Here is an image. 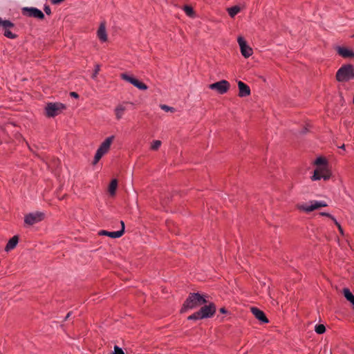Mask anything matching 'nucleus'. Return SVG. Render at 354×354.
<instances>
[{
  "instance_id": "nucleus-12",
  "label": "nucleus",
  "mask_w": 354,
  "mask_h": 354,
  "mask_svg": "<svg viewBox=\"0 0 354 354\" xmlns=\"http://www.w3.org/2000/svg\"><path fill=\"white\" fill-rule=\"evenodd\" d=\"M0 25H1L4 29V36L10 39H15L17 35L12 33L8 28H13L15 24L10 20H3L0 18Z\"/></svg>"
},
{
  "instance_id": "nucleus-37",
  "label": "nucleus",
  "mask_w": 354,
  "mask_h": 354,
  "mask_svg": "<svg viewBox=\"0 0 354 354\" xmlns=\"http://www.w3.org/2000/svg\"><path fill=\"white\" fill-rule=\"evenodd\" d=\"M331 220L334 222V223L335 224V225H336L337 227H339V225H341L339 224V223L336 220V218H335L334 216H333V219H331Z\"/></svg>"
},
{
  "instance_id": "nucleus-32",
  "label": "nucleus",
  "mask_w": 354,
  "mask_h": 354,
  "mask_svg": "<svg viewBox=\"0 0 354 354\" xmlns=\"http://www.w3.org/2000/svg\"><path fill=\"white\" fill-rule=\"evenodd\" d=\"M44 10L45 12V13L47 15H50L51 14V9L50 8L49 6L48 5H46L44 8Z\"/></svg>"
},
{
  "instance_id": "nucleus-41",
  "label": "nucleus",
  "mask_w": 354,
  "mask_h": 354,
  "mask_svg": "<svg viewBox=\"0 0 354 354\" xmlns=\"http://www.w3.org/2000/svg\"><path fill=\"white\" fill-rule=\"evenodd\" d=\"M306 129H305L302 131V133H306Z\"/></svg>"
},
{
  "instance_id": "nucleus-26",
  "label": "nucleus",
  "mask_w": 354,
  "mask_h": 354,
  "mask_svg": "<svg viewBox=\"0 0 354 354\" xmlns=\"http://www.w3.org/2000/svg\"><path fill=\"white\" fill-rule=\"evenodd\" d=\"M315 331L319 335L324 334L326 332V326L324 324H317L315 327Z\"/></svg>"
},
{
  "instance_id": "nucleus-9",
  "label": "nucleus",
  "mask_w": 354,
  "mask_h": 354,
  "mask_svg": "<svg viewBox=\"0 0 354 354\" xmlns=\"http://www.w3.org/2000/svg\"><path fill=\"white\" fill-rule=\"evenodd\" d=\"M120 77L123 80H125V81L131 83V84H133L134 86H136V88H138L140 90L145 91L148 88V86H147L146 84H145L142 82H140V80H138V79L135 78L133 76L129 75L127 73H122L120 75Z\"/></svg>"
},
{
  "instance_id": "nucleus-13",
  "label": "nucleus",
  "mask_w": 354,
  "mask_h": 354,
  "mask_svg": "<svg viewBox=\"0 0 354 354\" xmlns=\"http://www.w3.org/2000/svg\"><path fill=\"white\" fill-rule=\"evenodd\" d=\"M251 312L254 315V317L261 323L267 324L269 322V320L266 316L264 312L260 310L259 308L257 307H252Z\"/></svg>"
},
{
  "instance_id": "nucleus-27",
  "label": "nucleus",
  "mask_w": 354,
  "mask_h": 354,
  "mask_svg": "<svg viewBox=\"0 0 354 354\" xmlns=\"http://www.w3.org/2000/svg\"><path fill=\"white\" fill-rule=\"evenodd\" d=\"M104 155V153L97 149L94 156L93 164L96 165Z\"/></svg>"
},
{
  "instance_id": "nucleus-20",
  "label": "nucleus",
  "mask_w": 354,
  "mask_h": 354,
  "mask_svg": "<svg viewBox=\"0 0 354 354\" xmlns=\"http://www.w3.org/2000/svg\"><path fill=\"white\" fill-rule=\"evenodd\" d=\"M118 187V180L114 178L113 179L109 186V192L111 196H115L116 189Z\"/></svg>"
},
{
  "instance_id": "nucleus-3",
  "label": "nucleus",
  "mask_w": 354,
  "mask_h": 354,
  "mask_svg": "<svg viewBox=\"0 0 354 354\" xmlns=\"http://www.w3.org/2000/svg\"><path fill=\"white\" fill-rule=\"evenodd\" d=\"M335 79L339 82H348L354 80V66L351 64H343L336 72Z\"/></svg>"
},
{
  "instance_id": "nucleus-14",
  "label": "nucleus",
  "mask_w": 354,
  "mask_h": 354,
  "mask_svg": "<svg viewBox=\"0 0 354 354\" xmlns=\"http://www.w3.org/2000/svg\"><path fill=\"white\" fill-rule=\"evenodd\" d=\"M335 49L338 55L343 58H354V51L351 49L342 46H337Z\"/></svg>"
},
{
  "instance_id": "nucleus-36",
  "label": "nucleus",
  "mask_w": 354,
  "mask_h": 354,
  "mask_svg": "<svg viewBox=\"0 0 354 354\" xmlns=\"http://www.w3.org/2000/svg\"><path fill=\"white\" fill-rule=\"evenodd\" d=\"M220 313H223V314H225L227 313V310H226L225 308L223 307V308H221L220 310H219Z\"/></svg>"
},
{
  "instance_id": "nucleus-29",
  "label": "nucleus",
  "mask_w": 354,
  "mask_h": 354,
  "mask_svg": "<svg viewBox=\"0 0 354 354\" xmlns=\"http://www.w3.org/2000/svg\"><path fill=\"white\" fill-rule=\"evenodd\" d=\"M160 108H161V109H162L167 112H168V111L174 112L175 111V109L174 107L169 106L166 104H161Z\"/></svg>"
},
{
  "instance_id": "nucleus-22",
  "label": "nucleus",
  "mask_w": 354,
  "mask_h": 354,
  "mask_svg": "<svg viewBox=\"0 0 354 354\" xmlns=\"http://www.w3.org/2000/svg\"><path fill=\"white\" fill-rule=\"evenodd\" d=\"M317 167H328V162L324 157H318L314 162Z\"/></svg>"
},
{
  "instance_id": "nucleus-5",
  "label": "nucleus",
  "mask_w": 354,
  "mask_h": 354,
  "mask_svg": "<svg viewBox=\"0 0 354 354\" xmlns=\"http://www.w3.org/2000/svg\"><path fill=\"white\" fill-rule=\"evenodd\" d=\"M331 176L332 173L328 167H317L310 178L313 181L319 180L322 178L324 180H328L330 178Z\"/></svg>"
},
{
  "instance_id": "nucleus-7",
  "label": "nucleus",
  "mask_w": 354,
  "mask_h": 354,
  "mask_svg": "<svg viewBox=\"0 0 354 354\" xmlns=\"http://www.w3.org/2000/svg\"><path fill=\"white\" fill-rule=\"evenodd\" d=\"M21 12L24 16L34 17L40 20H43L45 18L43 12L35 7H24L22 8Z\"/></svg>"
},
{
  "instance_id": "nucleus-18",
  "label": "nucleus",
  "mask_w": 354,
  "mask_h": 354,
  "mask_svg": "<svg viewBox=\"0 0 354 354\" xmlns=\"http://www.w3.org/2000/svg\"><path fill=\"white\" fill-rule=\"evenodd\" d=\"M97 37L100 41L104 42L107 41V34L104 24H101L97 30Z\"/></svg>"
},
{
  "instance_id": "nucleus-35",
  "label": "nucleus",
  "mask_w": 354,
  "mask_h": 354,
  "mask_svg": "<svg viewBox=\"0 0 354 354\" xmlns=\"http://www.w3.org/2000/svg\"><path fill=\"white\" fill-rule=\"evenodd\" d=\"M64 0H50L51 3L53 4H59L64 1Z\"/></svg>"
},
{
  "instance_id": "nucleus-28",
  "label": "nucleus",
  "mask_w": 354,
  "mask_h": 354,
  "mask_svg": "<svg viewBox=\"0 0 354 354\" xmlns=\"http://www.w3.org/2000/svg\"><path fill=\"white\" fill-rule=\"evenodd\" d=\"M161 145V141L160 140H153L151 145V149L156 151L159 149Z\"/></svg>"
},
{
  "instance_id": "nucleus-40",
  "label": "nucleus",
  "mask_w": 354,
  "mask_h": 354,
  "mask_svg": "<svg viewBox=\"0 0 354 354\" xmlns=\"http://www.w3.org/2000/svg\"><path fill=\"white\" fill-rule=\"evenodd\" d=\"M72 315V312H68L65 317V320L68 319Z\"/></svg>"
},
{
  "instance_id": "nucleus-31",
  "label": "nucleus",
  "mask_w": 354,
  "mask_h": 354,
  "mask_svg": "<svg viewBox=\"0 0 354 354\" xmlns=\"http://www.w3.org/2000/svg\"><path fill=\"white\" fill-rule=\"evenodd\" d=\"M100 71V66L99 64H96L95 66V69H94L93 73L92 75L93 79H95L97 77V75Z\"/></svg>"
},
{
  "instance_id": "nucleus-33",
  "label": "nucleus",
  "mask_w": 354,
  "mask_h": 354,
  "mask_svg": "<svg viewBox=\"0 0 354 354\" xmlns=\"http://www.w3.org/2000/svg\"><path fill=\"white\" fill-rule=\"evenodd\" d=\"M319 214L322 216H326L330 219H333V216L329 213L327 212H320Z\"/></svg>"
},
{
  "instance_id": "nucleus-44",
  "label": "nucleus",
  "mask_w": 354,
  "mask_h": 354,
  "mask_svg": "<svg viewBox=\"0 0 354 354\" xmlns=\"http://www.w3.org/2000/svg\"><path fill=\"white\" fill-rule=\"evenodd\" d=\"M353 37H354V35Z\"/></svg>"
},
{
  "instance_id": "nucleus-15",
  "label": "nucleus",
  "mask_w": 354,
  "mask_h": 354,
  "mask_svg": "<svg viewBox=\"0 0 354 354\" xmlns=\"http://www.w3.org/2000/svg\"><path fill=\"white\" fill-rule=\"evenodd\" d=\"M115 136H111L108 138H106L100 145L99 148L97 149L104 154H106L111 147V145L112 144L113 141L114 140Z\"/></svg>"
},
{
  "instance_id": "nucleus-43",
  "label": "nucleus",
  "mask_w": 354,
  "mask_h": 354,
  "mask_svg": "<svg viewBox=\"0 0 354 354\" xmlns=\"http://www.w3.org/2000/svg\"><path fill=\"white\" fill-rule=\"evenodd\" d=\"M340 148L344 149V145H343L342 147H340Z\"/></svg>"
},
{
  "instance_id": "nucleus-16",
  "label": "nucleus",
  "mask_w": 354,
  "mask_h": 354,
  "mask_svg": "<svg viewBox=\"0 0 354 354\" xmlns=\"http://www.w3.org/2000/svg\"><path fill=\"white\" fill-rule=\"evenodd\" d=\"M239 96L241 97L249 96L251 93L249 86L241 81L238 82Z\"/></svg>"
},
{
  "instance_id": "nucleus-2",
  "label": "nucleus",
  "mask_w": 354,
  "mask_h": 354,
  "mask_svg": "<svg viewBox=\"0 0 354 354\" xmlns=\"http://www.w3.org/2000/svg\"><path fill=\"white\" fill-rule=\"evenodd\" d=\"M216 311L214 303L209 302L207 305L202 306L198 311L188 316V320H198L212 317Z\"/></svg>"
},
{
  "instance_id": "nucleus-17",
  "label": "nucleus",
  "mask_w": 354,
  "mask_h": 354,
  "mask_svg": "<svg viewBox=\"0 0 354 354\" xmlns=\"http://www.w3.org/2000/svg\"><path fill=\"white\" fill-rule=\"evenodd\" d=\"M99 235L101 236H107L113 239H117L120 238L123 235V230L122 231H115V232H109L106 230H100L98 232Z\"/></svg>"
},
{
  "instance_id": "nucleus-1",
  "label": "nucleus",
  "mask_w": 354,
  "mask_h": 354,
  "mask_svg": "<svg viewBox=\"0 0 354 354\" xmlns=\"http://www.w3.org/2000/svg\"><path fill=\"white\" fill-rule=\"evenodd\" d=\"M205 296L199 292H191L184 301L180 310V313H184L189 309H193L197 306L205 304L207 301Z\"/></svg>"
},
{
  "instance_id": "nucleus-19",
  "label": "nucleus",
  "mask_w": 354,
  "mask_h": 354,
  "mask_svg": "<svg viewBox=\"0 0 354 354\" xmlns=\"http://www.w3.org/2000/svg\"><path fill=\"white\" fill-rule=\"evenodd\" d=\"M18 242H19L18 236L15 235V236H12L11 239H10V240L7 243V244L5 247V250L8 252L9 250L14 249L17 246Z\"/></svg>"
},
{
  "instance_id": "nucleus-10",
  "label": "nucleus",
  "mask_w": 354,
  "mask_h": 354,
  "mask_svg": "<svg viewBox=\"0 0 354 354\" xmlns=\"http://www.w3.org/2000/svg\"><path fill=\"white\" fill-rule=\"evenodd\" d=\"M310 203V205L306 204L299 205L298 209L305 212H310L319 207L327 206V204L324 201H312Z\"/></svg>"
},
{
  "instance_id": "nucleus-38",
  "label": "nucleus",
  "mask_w": 354,
  "mask_h": 354,
  "mask_svg": "<svg viewBox=\"0 0 354 354\" xmlns=\"http://www.w3.org/2000/svg\"><path fill=\"white\" fill-rule=\"evenodd\" d=\"M337 228H338V230H339V233L342 235H344V230H343L342 227L341 225H339V227Z\"/></svg>"
},
{
  "instance_id": "nucleus-39",
  "label": "nucleus",
  "mask_w": 354,
  "mask_h": 354,
  "mask_svg": "<svg viewBox=\"0 0 354 354\" xmlns=\"http://www.w3.org/2000/svg\"><path fill=\"white\" fill-rule=\"evenodd\" d=\"M120 223H121V230L120 231H122L123 230V234L124 233V221H120Z\"/></svg>"
},
{
  "instance_id": "nucleus-8",
  "label": "nucleus",
  "mask_w": 354,
  "mask_h": 354,
  "mask_svg": "<svg viewBox=\"0 0 354 354\" xmlns=\"http://www.w3.org/2000/svg\"><path fill=\"white\" fill-rule=\"evenodd\" d=\"M230 87V83L225 80L216 82L209 85V88L212 90H215L218 94L223 95L226 93Z\"/></svg>"
},
{
  "instance_id": "nucleus-42",
  "label": "nucleus",
  "mask_w": 354,
  "mask_h": 354,
  "mask_svg": "<svg viewBox=\"0 0 354 354\" xmlns=\"http://www.w3.org/2000/svg\"><path fill=\"white\" fill-rule=\"evenodd\" d=\"M351 303L352 304L353 308H354V301H351Z\"/></svg>"
},
{
  "instance_id": "nucleus-34",
  "label": "nucleus",
  "mask_w": 354,
  "mask_h": 354,
  "mask_svg": "<svg viewBox=\"0 0 354 354\" xmlns=\"http://www.w3.org/2000/svg\"><path fill=\"white\" fill-rule=\"evenodd\" d=\"M70 95L74 98H78L79 97V95L76 92H74V91H72L70 93Z\"/></svg>"
},
{
  "instance_id": "nucleus-11",
  "label": "nucleus",
  "mask_w": 354,
  "mask_h": 354,
  "mask_svg": "<svg viewBox=\"0 0 354 354\" xmlns=\"http://www.w3.org/2000/svg\"><path fill=\"white\" fill-rule=\"evenodd\" d=\"M237 41L240 46L241 55L245 58L250 57L253 53V50L249 45H248L245 39L243 37L239 36L237 39Z\"/></svg>"
},
{
  "instance_id": "nucleus-25",
  "label": "nucleus",
  "mask_w": 354,
  "mask_h": 354,
  "mask_svg": "<svg viewBox=\"0 0 354 354\" xmlns=\"http://www.w3.org/2000/svg\"><path fill=\"white\" fill-rule=\"evenodd\" d=\"M240 12V8L238 6H232L228 8V14L233 17Z\"/></svg>"
},
{
  "instance_id": "nucleus-24",
  "label": "nucleus",
  "mask_w": 354,
  "mask_h": 354,
  "mask_svg": "<svg viewBox=\"0 0 354 354\" xmlns=\"http://www.w3.org/2000/svg\"><path fill=\"white\" fill-rule=\"evenodd\" d=\"M343 294L345 298L350 302L354 301V295L347 288L343 289Z\"/></svg>"
},
{
  "instance_id": "nucleus-30",
  "label": "nucleus",
  "mask_w": 354,
  "mask_h": 354,
  "mask_svg": "<svg viewBox=\"0 0 354 354\" xmlns=\"http://www.w3.org/2000/svg\"><path fill=\"white\" fill-rule=\"evenodd\" d=\"M111 354H124V352L118 346H115L113 348V352Z\"/></svg>"
},
{
  "instance_id": "nucleus-6",
  "label": "nucleus",
  "mask_w": 354,
  "mask_h": 354,
  "mask_svg": "<svg viewBox=\"0 0 354 354\" xmlns=\"http://www.w3.org/2000/svg\"><path fill=\"white\" fill-rule=\"evenodd\" d=\"M45 214L41 212H35L27 214L24 216V223L28 226H32L39 222L43 221Z\"/></svg>"
},
{
  "instance_id": "nucleus-4",
  "label": "nucleus",
  "mask_w": 354,
  "mask_h": 354,
  "mask_svg": "<svg viewBox=\"0 0 354 354\" xmlns=\"http://www.w3.org/2000/svg\"><path fill=\"white\" fill-rule=\"evenodd\" d=\"M66 109V104L62 102H48L45 106V115L48 118H54Z\"/></svg>"
},
{
  "instance_id": "nucleus-21",
  "label": "nucleus",
  "mask_w": 354,
  "mask_h": 354,
  "mask_svg": "<svg viewBox=\"0 0 354 354\" xmlns=\"http://www.w3.org/2000/svg\"><path fill=\"white\" fill-rule=\"evenodd\" d=\"M125 110V107L122 104H120L115 107V113L117 120H120L122 118Z\"/></svg>"
},
{
  "instance_id": "nucleus-23",
  "label": "nucleus",
  "mask_w": 354,
  "mask_h": 354,
  "mask_svg": "<svg viewBox=\"0 0 354 354\" xmlns=\"http://www.w3.org/2000/svg\"><path fill=\"white\" fill-rule=\"evenodd\" d=\"M183 10L185 11V14L190 17H195V12L193 8L189 5H185L183 8Z\"/></svg>"
}]
</instances>
